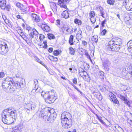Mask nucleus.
I'll return each mask as SVG.
<instances>
[{
    "label": "nucleus",
    "instance_id": "1",
    "mask_svg": "<svg viewBox=\"0 0 132 132\" xmlns=\"http://www.w3.org/2000/svg\"><path fill=\"white\" fill-rule=\"evenodd\" d=\"M16 110L9 108L6 109L2 114V120L3 123L7 124H10L13 122L15 120Z\"/></svg>",
    "mask_w": 132,
    "mask_h": 132
},
{
    "label": "nucleus",
    "instance_id": "2",
    "mask_svg": "<svg viewBox=\"0 0 132 132\" xmlns=\"http://www.w3.org/2000/svg\"><path fill=\"white\" fill-rule=\"evenodd\" d=\"M72 116L68 112H64L61 114V122L62 126L64 128L68 129L72 125Z\"/></svg>",
    "mask_w": 132,
    "mask_h": 132
},
{
    "label": "nucleus",
    "instance_id": "3",
    "mask_svg": "<svg viewBox=\"0 0 132 132\" xmlns=\"http://www.w3.org/2000/svg\"><path fill=\"white\" fill-rule=\"evenodd\" d=\"M122 43L120 38H117L114 40L110 41L109 42L108 47L109 50L117 52L119 51L120 47L119 46Z\"/></svg>",
    "mask_w": 132,
    "mask_h": 132
},
{
    "label": "nucleus",
    "instance_id": "4",
    "mask_svg": "<svg viewBox=\"0 0 132 132\" xmlns=\"http://www.w3.org/2000/svg\"><path fill=\"white\" fill-rule=\"evenodd\" d=\"M48 96L45 99L47 103L51 104L54 102L56 99L54 90H51L48 92Z\"/></svg>",
    "mask_w": 132,
    "mask_h": 132
},
{
    "label": "nucleus",
    "instance_id": "5",
    "mask_svg": "<svg viewBox=\"0 0 132 132\" xmlns=\"http://www.w3.org/2000/svg\"><path fill=\"white\" fill-rule=\"evenodd\" d=\"M8 51L7 44L0 40V53L2 54H6Z\"/></svg>",
    "mask_w": 132,
    "mask_h": 132
},
{
    "label": "nucleus",
    "instance_id": "6",
    "mask_svg": "<svg viewBox=\"0 0 132 132\" xmlns=\"http://www.w3.org/2000/svg\"><path fill=\"white\" fill-rule=\"evenodd\" d=\"M2 86L4 90L8 93H12L15 90V88L11 85L2 83Z\"/></svg>",
    "mask_w": 132,
    "mask_h": 132
},
{
    "label": "nucleus",
    "instance_id": "7",
    "mask_svg": "<svg viewBox=\"0 0 132 132\" xmlns=\"http://www.w3.org/2000/svg\"><path fill=\"white\" fill-rule=\"evenodd\" d=\"M24 106V109L28 113H29V111L30 110L32 111L35 110L36 107L35 104H31L30 103L25 104Z\"/></svg>",
    "mask_w": 132,
    "mask_h": 132
},
{
    "label": "nucleus",
    "instance_id": "8",
    "mask_svg": "<svg viewBox=\"0 0 132 132\" xmlns=\"http://www.w3.org/2000/svg\"><path fill=\"white\" fill-rule=\"evenodd\" d=\"M109 95L110 100L113 101V103L117 104L118 106L119 105V101L113 94L111 93L109 94Z\"/></svg>",
    "mask_w": 132,
    "mask_h": 132
},
{
    "label": "nucleus",
    "instance_id": "9",
    "mask_svg": "<svg viewBox=\"0 0 132 132\" xmlns=\"http://www.w3.org/2000/svg\"><path fill=\"white\" fill-rule=\"evenodd\" d=\"M110 64V62L107 59H105L103 62V65L104 67V69L108 71L109 70Z\"/></svg>",
    "mask_w": 132,
    "mask_h": 132
},
{
    "label": "nucleus",
    "instance_id": "10",
    "mask_svg": "<svg viewBox=\"0 0 132 132\" xmlns=\"http://www.w3.org/2000/svg\"><path fill=\"white\" fill-rule=\"evenodd\" d=\"M118 96L122 100L124 101L125 104L129 107L130 106V102L127 99L126 97L120 94H119L118 95Z\"/></svg>",
    "mask_w": 132,
    "mask_h": 132
},
{
    "label": "nucleus",
    "instance_id": "11",
    "mask_svg": "<svg viewBox=\"0 0 132 132\" xmlns=\"http://www.w3.org/2000/svg\"><path fill=\"white\" fill-rule=\"evenodd\" d=\"M42 24H41L38 25L39 26H41L42 29L45 32H48L50 30V27H49L46 24L42 23Z\"/></svg>",
    "mask_w": 132,
    "mask_h": 132
},
{
    "label": "nucleus",
    "instance_id": "12",
    "mask_svg": "<svg viewBox=\"0 0 132 132\" xmlns=\"http://www.w3.org/2000/svg\"><path fill=\"white\" fill-rule=\"evenodd\" d=\"M68 0H58V4L61 7L67 9L66 4Z\"/></svg>",
    "mask_w": 132,
    "mask_h": 132
},
{
    "label": "nucleus",
    "instance_id": "13",
    "mask_svg": "<svg viewBox=\"0 0 132 132\" xmlns=\"http://www.w3.org/2000/svg\"><path fill=\"white\" fill-rule=\"evenodd\" d=\"M32 20L37 23L40 21V19L39 16L35 14L32 13L31 14Z\"/></svg>",
    "mask_w": 132,
    "mask_h": 132
},
{
    "label": "nucleus",
    "instance_id": "14",
    "mask_svg": "<svg viewBox=\"0 0 132 132\" xmlns=\"http://www.w3.org/2000/svg\"><path fill=\"white\" fill-rule=\"evenodd\" d=\"M13 79L12 78L9 77H7L5 79H4L3 83L7 84V85H11V83L12 84V80Z\"/></svg>",
    "mask_w": 132,
    "mask_h": 132
},
{
    "label": "nucleus",
    "instance_id": "15",
    "mask_svg": "<svg viewBox=\"0 0 132 132\" xmlns=\"http://www.w3.org/2000/svg\"><path fill=\"white\" fill-rule=\"evenodd\" d=\"M6 2L5 0H0V6L3 10H4L6 6Z\"/></svg>",
    "mask_w": 132,
    "mask_h": 132
},
{
    "label": "nucleus",
    "instance_id": "16",
    "mask_svg": "<svg viewBox=\"0 0 132 132\" xmlns=\"http://www.w3.org/2000/svg\"><path fill=\"white\" fill-rule=\"evenodd\" d=\"M97 9L100 12L101 16L103 18H104V15L105 14L104 11H103V7L101 6H99L97 7Z\"/></svg>",
    "mask_w": 132,
    "mask_h": 132
},
{
    "label": "nucleus",
    "instance_id": "17",
    "mask_svg": "<svg viewBox=\"0 0 132 132\" xmlns=\"http://www.w3.org/2000/svg\"><path fill=\"white\" fill-rule=\"evenodd\" d=\"M63 18L67 19L69 17V13L66 10H65L61 14Z\"/></svg>",
    "mask_w": 132,
    "mask_h": 132
},
{
    "label": "nucleus",
    "instance_id": "18",
    "mask_svg": "<svg viewBox=\"0 0 132 132\" xmlns=\"http://www.w3.org/2000/svg\"><path fill=\"white\" fill-rule=\"evenodd\" d=\"M12 84L13 86L16 89H19L21 87L20 83L18 82H13Z\"/></svg>",
    "mask_w": 132,
    "mask_h": 132
},
{
    "label": "nucleus",
    "instance_id": "19",
    "mask_svg": "<svg viewBox=\"0 0 132 132\" xmlns=\"http://www.w3.org/2000/svg\"><path fill=\"white\" fill-rule=\"evenodd\" d=\"M51 110H48V111H46V113H49V114L51 115V117H53L55 119L57 116L56 113L55 111L53 112V113H51Z\"/></svg>",
    "mask_w": 132,
    "mask_h": 132
},
{
    "label": "nucleus",
    "instance_id": "20",
    "mask_svg": "<svg viewBox=\"0 0 132 132\" xmlns=\"http://www.w3.org/2000/svg\"><path fill=\"white\" fill-rule=\"evenodd\" d=\"M79 75L81 76V77H82L84 78V77H83V76H84L85 77V78L86 79V76L87 75V72L85 71L84 70H82V71L79 72Z\"/></svg>",
    "mask_w": 132,
    "mask_h": 132
},
{
    "label": "nucleus",
    "instance_id": "21",
    "mask_svg": "<svg viewBox=\"0 0 132 132\" xmlns=\"http://www.w3.org/2000/svg\"><path fill=\"white\" fill-rule=\"evenodd\" d=\"M126 9L128 11H132V3H130L125 6Z\"/></svg>",
    "mask_w": 132,
    "mask_h": 132
},
{
    "label": "nucleus",
    "instance_id": "22",
    "mask_svg": "<svg viewBox=\"0 0 132 132\" xmlns=\"http://www.w3.org/2000/svg\"><path fill=\"white\" fill-rule=\"evenodd\" d=\"M91 39L92 41L97 43L98 41V36L97 35H94L92 37Z\"/></svg>",
    "mask_w": 132,
    "mask_h": 132
},
{
    "label": "nucleus",
    "instance_id": "23",
    "mask_svg": "<svg viewBox=\"0 0 132 132\" xmlns=\"http://www.w3.org/2000/svg\"><path fill=\"white\" fill-rule=\"evenodd\" d=\"M73 35H71L69 39V43L70 45H72L73 44Z\"/></svg>",
    "mask_w": 132,
    "mask_h": 132
},
{
    "label": "nucleus",
    "instance_id": "24",
    "mask_svg": "<svg viewBox=\"0 0 132 132\" xmlns=\"http://www.w3.org/2000/svg\"><path fill=\"white\" fill-rule=\"evenodd\" d=\"M69 53L71 55H74L75 51L74 49L72 47H70L69 48Z\"/></svg>",
    "mask_w": 132,
    "mask_h": 132
},
{
    "label": "nucleus",
    "instance_id": "25",
    "mask_svg": "<svg viewBox=\"0 0 132 132\" xmlns=\"http://www.w3.org/2000/svg\"><path fill=\"white\" fill-rule=\"evenodd\" d=\"M46 114H47V113H46ZM47 113L48 115H44L43 117L44 119L45 120V121H49V119L50 114H49V113Z\"/></svg>",
    "mask_w": 132,
    "mask_h": 132
},
{
    "label": "nucleus",
    "instance_id": "26",
    "mask_svg": "<svg viewBox=\"0 0 132 132\" xmlns=\"http://www.w3.org/2000/svg\"><path fill=\"white\" fill-rule=\"evenodd\" d=\"M115 128L118 132H124L123 129L119 126L117 125L115 126Z\"/></svg>",
    "mask_w": 132,
    "mask_h": 132
},
{
    "label": "nucleus",
    "instance_id": "27",
    "mask_svg": "<svg viewBox=\"0 0 132 132\" xmlns=\"http://www.w3.org/2000/svg\"><path fill=\"white\" fill-rule=\"evenodd\" d=\"M74 22L76 24H77L78 25L81 24L82 22L81 21L77 19H76L74 20Z\"/></svg>",
    "mask_w": 132,
    "mask_h": 132
},
{
    "label": "nucleus",
    "instance_id": "28",
    "mask_svg": "<svg viewBox=\"0 0 132 132\" xmlns=\"http://www.w3.org/2000/svg\"><path fill=\"white\" fill-rule=\"evenodd\" d=\"M93 94L96 97H98V96H99L100 97H101V99H102V96L99 93L98 90H97V92H94V93H93Z\"/></svg>",
    "mask_w": 132,
    "mask_h": 132
},
{
    "label": "nucleus",
    "instance_id": "29",
    "mask_svg": "<svg viewBox=\"0 0 132 132\" xmlns=\"http://www.w3.org/2000/svg\"><path fill=\"white\" fill-rule=\"evenodd\" d=\"M48 37L50 39H54L55 38V36L54 35L52 34H47Z\"/></svg>",
    "mask_w": 132,
    "mask_h": 132
},
{
    "label": "nucleus",
    "instance_id": "30",
    "mask_svg": "<svg viewBox=\"0 0 132 132\" xmlns=\"http://www.w3.org/2000/svg\"><path fill=\"white\" fill-rule=\"evenodd\" d=\"M101 79H103L104 78V73L103 72H100L98 73Z\"/></svg>",
    "mask_w": 132,
    "mask_h": 132
},
{
    "label": "nucleus",
    "instance_id": "31",
    "mask_svg": "<svg viewBox=\"0 0 132 132\" xmlns=\"http://www.w3.org/2000/svg\"><path fill=\"white\" fill-rule=\"evenodd\" d=\"M73 28L72 27L70 28L69 27L68 28V29L67 32L68 33L70 34H71L73 33Z\"/></svg>",
    "mask_w": 132,
    "mask_h": 132
},
{
    "label": "nucleus",
    "instance_id": "32",
    "mask_svg": "<svg viewBox=\"0 0 132 132\" xmlns=\"http://www.w3.org/2000/svg\"><path fill=\"white\" fill-rule=\"evenodd\" d=\"M92 94H93L96 92H97V89L96 88L94 87H92L90 89Z\"/></svg>",
    "mask_w": 132,
    "mask_h": 132
},
{
    "label": "nucleus",
    "instance_id": "33",
    "mask_svg": "<svg viewBox=\"0 0 132 132\" xmlns=\"http://www.w3.org/2000/svg\"><path fill=\"white\" fill-rule=\"evenodd\" d=\"M90 21L92 23H94L96 21V19L94 17H90Z\"/></svg>",
    "mask_w": 132,
    "mask_h": 132
},
{
    "label": "nucleus",
    "instance_id": "34",
    "mask_svg": "<svg viewBox=\"0 0 132 132\" xmlns=\"http://www.w3.org/2000/svg\"><path fill=\"white\" fill-rule=\"evenodd\" d=\"M107 2L108 4L111 5L114 4L115 2L114 0H107Z\"/></svg>",
    "mask_w": 132,
    "mask_h": 132
},
{
    "label": "nucleus",
    "instance_id": "35",
    "mask_svg": "<svg viewBox=\"0 0 132 132\" xmlns=\"http://www.w3.org/2000/svg\"><path fill=\"white\" fill-rule=\"evenodd\" d=\"M95 16V13L94 11H90L89 14V17H94Z\"/></svg>",
    "mask_w": 132,
    "mask_h": 132
},
{
    "label": "nucleus",
    "instance_id": "36",
    "mask_svg": "<svg viewBox=\"0 0 132 132\" xmlns=\"http://www.w3.org/2000/svg\"><path fill=\"white\" fill-rule=\"evenodd\" d=\"M27 9V7L24 6L23 5L22 7H21L20 9L23 12H25V11H26Z\"/></svg>",
    "mask_w": 132,
    "mask_h": 132
},
{
    "label": "nucleus",
    "instance_id": "37",
    "mask_svg": "<svg viewBox=\"0 0 132 132\" xmlns=\"http://www.w3.org/2000/svg\"><path fill=\"white\" fill-rule=\"evenodd\" d=\"M30 33L29 34V38L30 39H31L34 37V34L33 33L32 31L30 32Z\"/></svg>",
    "mask_w": 132,
    "mask_h": 132
},
{
    "label": "nucleus",
    "instance_id": "38",
    "mask_svg": "<svg viewBox=\"0 0 132 132\" xmlns=\"http://www.w3.org/2000/svg\"><path fill=\"white\" fill-rule=\"evenodd\" d=\"M69 27L67 25H64L62 28V29L63 30H66L67 31Z\"/></svg>",
    "mask_w": 132,
    "mask_h": 132
},
{
    "label": "nucleus",
    "instance_id": "39",
    "mask_svg": "<svg viewBox=\"0 0 132 132\" xmlns=\"http://www.w3.org/2000/svg\"><path fill=\"white\" fill-rule=\"evenodd\" d=\"M82 35L77 34L76 36L77 39L78 40H80L82 37Z\"/></svg>",
    "mask_w": 132,
    "mask_h": 132
},
{
    "label": "nucleus",
    "instance_id": "40",
    "mask_svg": "<svg viewBox=\"0 0 132 132\" xmlns=\"http://www.w3.org/2000/svg\"><path fill=\"white\" fill-rule=\"evenodd\" d=\"M11 132H21L18 127H15L13 128Z\"/></svg>",
    "mask_w": 132,
    "mask_h": 132
},
{
    "label": "nucleus",
    "instance_id": "41",
    "mask_svg": "<svg viewBox=\"0 0 132 132\" xmlns=\"http://www.w3.org/2000/svg\"><path fill=\"white\" fill-rule=\"evenodd\" d=\"M35 59L39 63L43 65V64H44L39 59L38 57H35Z\"/></svg>",
    "mask_w": 132,
    "mask_h": 132
},
{
    "label": "nucleus",
    "instance_id": "42",
    "mask_svg": "<svg viewBox=\"0 0 132 132\" xmlns=\"http://www.w3.org/2000/svg\"><path fill=\"white\" fill-rule=\"evenodd\" d=\"M45 38V37L42 34H40L39 37V39L41 41H42L43 39Z\"/></svg>",
    "mask_w": 132,
    "mask_h": 132
},
{
    "label": "nucleus",
    "instance_id": "43",
    "mask_svg": "<svg viewBox=\"0 0 132 132\" xmlns=\"http://www.w3.org/2000/svg\"><path fill=\"white\" fill-rule=\"evenodd\" d=\"M26 29L27 30L28 32H30L32 31V30L33 29L32 28L29 26H27L26 27Z\"/></svg>",
    "mask_w": 132,
    "mask_h": 132
},
{
    "label": "nucleus",
    "instance_id": "44",
    "mask_svg": "<svg viewBox=\"0 0 132 132\" xmlns=\"http://www.w3.org/2000/svg\"><path fill=\"white\" fill-rule=\"evenodd\" d=\"M55 119L53 117H51V115L50 114V116H49V122H51L53 121Z\"/></svg>",
    "mask_w": 132,
    "mask_h": 132
},
{
    "label": "nucleus",
    "instance_id": "45",
    "mask_svg": "<svg viewBox=\"0 0 132 132\" xmlns=\"http://www.w3.org/2000/svg\"><path fill=\"white\" fill-rule=\"evenodd\" d=\"M32 31L34 35H37L38 34V32L35 29H33L32 30Z\"/></svg>",
    "mask_w": 132,
    "mask_h": 132
},
{
    "label": "nucleus",
    "instance_id": "46",
    "mask_svg": "<svg viewBox=\"0 0 132 132\" xmlns=\"http://www.w3.org/2000/svg\"><path fill=\"white\" fill-rule=\"evenodd\" d=\"M84 79L85 80L88 82H89L90 79V77L88 75L86 76V79L85 78H84Z\"/></svg>",
    "mask_w": 132,
    "mask_h": 132
},
{
    "label": "nucleus",
    "instance_id": "47",
    "mask_svg": "<svg viewBox=\"0 0 132 132\" xmlns=\"http://www.w3.org/2000/svg\"><path fill=\"white\" fill-rule=\"evenodd\" d=\"M59 54V51L57 50H55L53 52V54L57 56Z\"/></svg>",
    "mask_w": 132,
    "mask_h": 132
},
{
    "label": "nucleus",
    "instance_id": "48",
    "mask_svg": "<svg viewBox=\"0 0 132 132\" xmlns=\"http://www.w3.org/2000/svg\"><path fill=\"white\" fill-rule=\"evenodd\" d=\"M16 5L17 7L20 8V9L21 7H22L23 4H20L19 3H17L16 4Z\"/></svg>",
    "mask_w": 132,
    "mask_h": 132
},
{
    "label": "nucleus",
    "instance_id": "49",
    "mask_svg": "<svg viewBox=\"0 0 132 132\" xmlns=\"http://www.w3.org/2000/svg\"><path fill=\"white\" fill-rule=\"evenodd\" d=\"M107 32V30L105 29H104L101 32V34L102 35H105L106 33Z\"/></svg>",
    "mask_w": 132,
    "mask_h": 132
},
{
    "label": "nucleus",
    "instance_id": "50",
    "mask_svg": "<svg viewBox=\"0 0 132 132\" xmlns=\"http://www.w3.org/2000/svg\"><path fill=\"white\" fill-rule=\"evenodd\" d=\"M50 57L51 58V59H52H52H53L55 61H57V59L56 57L53 56H50L49 58H50Z\"/></svg>",
    "mask_w": 132,
    "mask_h": 132
},
{
    "label": "nucleus",
    "instance_id": "51",
    "mask_svg": "<svg viewBox=\"0 0 132 132\" xmlns=\"http://www.w3.org/2000/svg\"><path fill=\"white\" fill-rule=\"evenodd\" d=\"M5 76L4 73L3 72H0V78H2Z\"/></svg>",
    "mask_w": 132,
    "mask_h": 132
},
{
    "label": "nucleus",
    "instance_id": "52",
    "mask_svg": "<svg viewBox=\"0 0 132 132\" xmlns=\"http://www.w3.org/2000/svg\"><path fill=\"white\" fill-rule=\"evenodd\" d=\"M107 21V19H105L104 20L102 21V22L101 23V24L102 25V27H104V24L105 23V22H106Z\"/></svg>",
    "mask_w": 132,
    "mask_h": 132
},
{
    "label": "nucleus",
    "instance_id": "53",
    "mask_svg": "<svg viewBox=\"0 0 132 132\" xmlns=\"http://www.w3.org/2000/svg\"><path fill=\"white\" fill-rule=\"evenodd\" d=\"M10 9V6L9 5H7L6 6H6L5 7V9L4 10H6L7 11H9Z\"/></svg>",
    "mask_w": 132,
    "mask_h": 132
},
{
    "label": "nucleus",
    "instance_id": "54",
    "mask_svg": "<svg viewBox=\"0 0 132 132\" xmlns=\"http://www.w3.org/2000/svg\"><path fill=\"white\" fill-rule=\"evenodd\" d=\"M70 84L77 90L78 91H79V89H78V88L76 86H75V85H74V84L73 83H72V82H71L70 83Z\"/></svg>",
    "mask_w": 132,
    "mask_h": 132
},
{
    "label": "nucleus",
    "instance_id": "55",
    "mask_svg": "<svg viewBox=\"0 0 132 132\" xmlns=\"http://www.w3.org/2000/svg\"><path fill=\"white\" fill-rule=\"evenodd\" d=\"M82 44L84 46H85L86 47V46L87 45V42L85 41H82Z\"/></svg>",
    "mask_w": 132,
    "mask_h": 132
},
{
    "label": "nucleus",
    "instance_id": "56",
    "mask_svg": "<svg viewBox=\"0 0 132 132\" xmlns=\"http://www.w3.org/2000/svg\"><path fill=\"white\" fill-rule=\"evenodd\" d=\"M23 39L25 41H26V40L28 38H27L26 35L25 34L23 35L22 37Z\"/></svg>",
    "mask_w": 132,
    "mask_h": 132
},
{
    "label": "nucleus",
    "instance_id": "57",
    "mask_svg": "<svg viewBox=\"0 0 132 132\" xmlns=\"http://www.w3.org/2000/svg\"><path fill=\"white\" fill-rule=\"evenodd\" d=\"M75 84H76L77 83V79L76 78H75L73 79L72 81Z\"/></svg>",
    "mask_w": 132,
    "mask_h": 132
},
{
    "label": "nucleus",
    "instance_id": "58",
    "mask_svg": "<svg viewBox=\"0 0 132 132\" xmlns=\"http://www.w3.org/2000/svg\"><path fill=\"white\" fill-rule=\"evenodd\" d=\"M77 34L82 35V31L80 29H79L78 31Z\"/></svg>",
    "mask_w": 132,
    "mask_h": 132
},
{
    "label": "nucleus",
    "instance_id": "59",
    "mask_svg": "<svg viewBox=\"0 0 132 132\" xmlns=\"http://www.w3.org/2000/svg\"><path fill=\"white\" fill-rule=\"evenodd\" d=\"M128 122L130 125H132V120L128 119Z\"/></svg>",
    "mask_w": 132,
    "mask_h": 132
},
{
    "label": "nucleus",
    "instance_id": "60",
    "mask_svg": "<svg viewBox=\"0 0 132 132\" xmlns=\"http://www.w3.org/2000/svg\"><path fill=\"white\" fill-rule=\"evenodd\" d=\"M132 43V40H131L129 41L127 43V45H128L129 46H131V45H132L131 43Z\"/></svg>",
    "mask_w": 132,
    "mask_h": 132
},
{
    "label": "nucleus",
    "instance_id": "61",
    "mask_svg": "<svg viewBox=\"0 0 132 132\" xmlns=\"http://www.w3.org/2000/svg\"><path fill=\"white\" fill-rule=\"evenodd\" d=\"M53 51V48H49L48 51L50 53H51Z\"/></svg>",
    "mask_w": 132,
    "mask_h": 132
},
{
    "label": "nucleus",
    "instance_id": "62",
    "mask_svg": "<svg viewBox=\"0 0 132 132\" xmlns=\"http://www.w3.org/2000/svg\"><path fill=\"white\" fill-rule=\"evenodd\" d=\"M16 17L18 19H22V16H20L19 15H18L16 16Z\"/></svg>",
    "mask_w": 132,
    "mask_h": 132
},
{
    "label": "nucleus",
    "instance_id": "63",
    "mask_svg": "<svg viewBox=\"0 0 132 132\" xmlns=\"http://www.w3.org/2000/svg\"><path fill=\"white\" fill-rule=\"evenodd\" d=\"M5 22L7 24H8L9 23V21L7 19L4 20Z\"/></svg>",
    "mask_w": 132,
    "mask_h": 132
},
{
    "label": "nucleus",
    "instance_id": "64",
    "mask_svg": "<svg viewBox=\"0 0 132 132\" xmlns=\"http://www.w3.org/2000/svg\"><path fill=\"white\" fill-rule=\"evenodd\" d=\"M128 75H129L130 76V78L132 79V71L131 72V73H129Z\"/></svg>",
    "mask_w": 132,
    "mask_h": 132
}]
</instances>
